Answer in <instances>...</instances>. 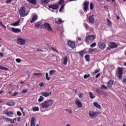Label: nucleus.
Returning a JSON list of instances; mask_svg holds the SVG:
<instances>
[{
	"mask_svg": "<svg viewBox=\"0 0 126 126\" xmlns=\"http://www.w3.org/2000/svg\"><path fill=\"white\" fill-rule=\"evenodd\" d=\"M53 104H54V101L52 99H49L42 102L40 105L42 109H47V108H49V107L52 106Z\"/></svg>",
	"mask_w": 126,
	"mask_h": 126,
	"instance_id": "obj_1",
	"label": "nucleus"
},
{
	"mask_svg": "<svg viewBox=\"0 0 126 126\" xmlns=\"http://www.w3.org/2000/svg\"><path fill=\"white\" fill-rule=\"evenodd\" d=\"M29 10H27L24 7H22L19 10V14L21 17H25L29 14Z\"/></svg>",
	"mask_w": 126,
	"mask_h": 126,
	"instance_id": "obj_2",
	"label": "nucleus"
},
{
	"mask_svg": "<svg viewBox=\"0 0 126 126\" xmlns=\"http://www.w3.org/2000/svg\"><path fill=\"white\" fill-rule=\"evenodd\" d=\"M41 27L42 29H46V30H47V31H49L50 32L53 31V28H52L51 25L48 23H45L41 26Z\"/></svg>",
	"mask_w": 126,
	"mask_h": 126,
	"instance_id": "obj_3",
	"label": "nucleus"
},
{
	"mask_svg": "<svg viewBox=\"0 0 126 126\" xmlns=\"http://www.w3.org/2000/svg\"><path fill=\"white\" fill-rule=\"evenodd\" d=\"M94 39H95V35L94 34L89 35L86 37V42L88 45H90L94 41Z\"/></svg>",
	"mask_w": 126,
	"mask_h": 126,
	"instance_id": "obj_4",
	"label": "nucleus"
},
{
	"mask_svg": "<svg viewBox=\"0 0 126 126\" xmlns=\"http://www.w3.org/2000/svg\"><path fill=\"white\" fill-rule=\"evenodd\" d=\"M98 115H99V112L94 111H90L89 112V116H90V117L92 119H96Z\"/></svg>",
	"mask_w": 126,
	"mask_h": 126,
	"instance_id": "obj_5",
	"label": "nucleus"
},
{
	"mask_svg": "<svg viewBox=\"0 0 126 126\" xmlns=\"http://www.w3.org/2000/svg\"><path fill=\"white\" fill-rule=\"evenodd\" d=\"M17 43L19 45H21V46H22L23 45H25V43H26V40L24 38L18 37L17 40Z\"/></svg>",
	"mask_w": 126,
	"mask_h": 126,
	"instance_id": "obj_6",
	"label": "nucleus"
},
{
	"mask_svg": "<svg viewBox=\"0 0 126 126\" xmlns=\"http://www.w3.org/2000/svg\"><path fill=\"white\" fill-rule=\"evenodd\" d=\"M118 70L117 76L119 78L122 79L123 78V71H124V69L123 68L119 67L118 68Z\"/></svg>",
	"mask_w": 126,
	"mask_h": 126,
	"instance_id": "obj_7",
	"label": "nucleus"
},
{
	"mask_svg": "<svg viewBox=\"0 0 126 126\" xmlns=\"http://www.w3.org/2000/svg\"><path fill=\"white\" fill-rule=\"evenodd\" d=\"M4 114H5V115H7V116L10 118H12L13 116V112L8 111L7 110H4Z\"/></svg>",
	"mask_w": 126,
	"mask_h": 126,
	"instance_id": "obj_8",
	"label": "nucleus"
},
{
	"mask_svg": "<svg viewBox=\"0 0 126 126\" xmlns=\"http://www.w3.org/2000/svg\"><path fill=\"white\" fill-rule=\"evenodd\" d=\"M75 103L78 108H82V103L78 98L75 99Z\"/></svg>",
	"mask_w": 126,
	"mask_h": 126,
	"instance_id": "obj_9",
	"label": "nucleus"
},
{
	"mask_svg": "<svg viewBox=\"0 0 126 126\" xmlns=\"http://www.w3.org/2000/svg\"><path fill=\"white\" fill-rule=\"evenodd\" d=\"M68 45L69 47H70L72 49H74V48H75V42L71 40H69L68 41Z\"/></svg>",
	"mask_w": 126,
	"mask_h": 126,
	"instance_id": "obj_10",
	"label": "nucleus"
},
{
	"mask_svg": "<svg viewBox=\"0 0 126 126\" xmlns=\"http://www.w3.org/2000/svg\"><path fill=\"white\" fill-rule=\"evenodd\" d=\"M49 8L51 9H53V10L58 9L59 8V4H53L48 6Z\"/></svg>",
	"mask_w": 126,
	"mask_h": 126,
	"instance_id": "obj_11",
	"label": "nucleus"
},
{
	"mask_svg": "<svg viewBox=\"0 0 126 126\" xmlns=\"http://www.w3.org/2000/svg\"><path fill=\"white\" fill-rule=\"evenodd\" d=\"M89 5V2L86 1L84 2V9L85 12H87L88 10V5Z\"/></svg>",
	"mask_w": 126,
	"mask_h": 126,
	"instance_id": "obj_12",
	"label": "nucleus"
},
{
	"mask_svg": "<svg viewBox=\"0 0 126 126\" xmlns=\"http://www.w3.org/2000/svg\"><path fill=\"white\" fill-rule=\"evenodd\" d=\"M109 44H110V48H111V49H115L116 48H118V44H116L115 42H110Z\"/></svg>",
	"mask_w": 126,
	"mask_h": 126,
	"instance_id": "obj_13",
	"label": "nucleus"
},
{
	"mask_svg": "<svg viewBox=\"0 0 126 126\" xmlns=\"http://www.w3.org/2000/svg\"><path fill=\"white\" fill-rule=\"evenodd\" d=\"M51 94H52V92H50L49 93L43 92L41 93V95L45 97H49Z\"/></svg>",
	"mask_w": 126,
	"mask_h": 126,
	"instance_id": "obj_14",
	"label": "nucleus"
},
{
	"mask_svg": "<svg viewBox=\"0 0 126 126\" xmlns=\"http://www.w3.org/2000/svg\"><path fill=\"white\" fill-rule=\"evenodd\" d=\"M98 46L101 50H104L106 48V44L103 42H99Z\"/></svg>",
	"mask_w": 126,
	"mask_h": 126,
	"instance_id": "obj_15",
	"label": "nucleus"
},
{
	"mask_svg": "<svg viewBox=\"0 0 126 126\" xmlns=\"http://www.w3.org/2000/svg\"><path fill=\"white\" fill-rule=\"evenodd\" d=\"M114 84V81L113 80H110L107 83V86L108 88H111Z\"/></svg>",
	"mask_w": 126,
	"mask_h": 126,
	"instance_id": "obj_16",
	"label": "nucleus"
},
{
	"mask_svg": "<svg viewBox=\"0 0 126 126\" xmlns=\"http://www.w3.org/2000/svg\"><path fill=\"white\" fill-rule=\"evenodd\" d=\"M89 21L91 23H94V22H95V19L94 18V15L90 16L89 17Z\"/></svg>",
	"mask_w": 126,
	"mask_h": 126,
	"instance_id": "obj_17",
	"label": "nucleus"
},
{
	"mask_svg": "<svg viewBox=\"0 0 126 126\" xmlns=\"http://www.w3.org/2000/svg\"><path fill=\"white\" fill-rule=\"evenodd\" d=\"M12 31L14 32V33H19V32H21V30L19 29H16L15 28H12Z\"/></svg>",
	"mask_w": 126,
	"mask_h": 126,
	"instance_id": "obj_18",
	"label": "nucleus"
},
{
	"mask_svg": "<svg viewBox=\"0 0 126 126\" xmlns=\"http://www.w3.org/2000/svg\"><path fill=\"white\" fill-rule=\"evenodd\" d=\"M38 19V16L34 15L32 18V21H31V23H33V22H35V21Z\"/></svg>",
	"mask_w": 126,
	"mask_h": 126,
	"instance_id": "obj_19",
	"label": "nucleus"
},
{
	"mask_svg": "<svg viewBox=\"0 0 126 126\" xmlns=\"http://www.w3.org/2000/svg\"><path fill=\"white\" fill-rule=\"evenodd\" d=\"M94 107L97 108V109H101L102 107L100 105V104H98L97 102H94Z\"/></svg>",
	"mask_w": 126,
	"mask_h": 126,
	"instance_id": "obj_20",
	"label": "nucleus"
},
{
	"mask_svg": "<svg viewBox=\"0 0 126 126\" xmlns=\"http://www.w3.org/2000/svg\"><path fill=\"white\" fill-rule=\"evenodd\" d=\"M19 22H20V20H19L18 21L14 23L10 24V25L14 27L18 26V25H19Z\"/></svg>",
	"mask_w": 126,
	"mask_h": 126,
	"instance_id": "obj_21",
	"label": "nucleus"
},
{
	"mask_svg": "<svg viewBox=\"0 0 126 126\" xmlns=\"http://www.w3.org/2000/svg\"><path fill=\"white\" fill-rule=\"evenodd\" d=\"M7 106H9V107H12V106H14L15 105V102H10L6 103Z\"/></svg>",
	"mask_w": 126,
	"mask_h": 126,
	"instance_id": "obj_22",
	"label": "nucleus"
},
{
	"mask_svg": "<svg viewBox=\"0 0 126 126\" xmlns=\"http://www.w3.org/2000/svg\"><path fill=\"white\" fill-rule=\"evenodd\" d=\"M35 118H32L31 121V126H35Z\"/></svg>",
	"mask_w": 126,
	"mask_h": 126,
	"instance_id": "obj_23",
	"label": "nucleus"
},
{
	"mask_svg": "<svg viewBox=\"0 0 126 126\" xmlns=\"http://www.w3.org/2000/svg\"><path fill=\"white\" fill-rule=\"evenodd\" d=\"M67 56H65L63 58V64L66 65L67 64Z\"/></svg>",
	"mask_w": 126,
	"mask_h": 126,
	"instance_id": "obj_24",
	"label": "nucleus"
},
{
	"mask_svg": "<svg viewBox=\"0 0 126 126\" xmlns=\"http://www.w3.org/2000/svg\"><path fill=\"white\" fill-rule=\"evenodd\" d=\"M45 99V97H43V96L40 95L39 96V98L38 99V101L39 103H41V102H43V101H44V100Z\"/></svg>",
	"mask_w": 126,
	"mask_h": 126,
	"instance_id": "obj_25",
	"label": "nucleus"
},
{
	"mask_svg": "<svg viewBox=\"0 0 126 126\" xmlns=\"http://www.w3.org/2000/svg\"><path fill=\"white\" fill-rule=\"evenodd\" d=\"M96 51H97V49L94 48H89V53H90V54H91V53H93L94 52H96Z\"/></svg>",
	"mask_w": 126,
	"mask_h": 126,
	"instance_id": "obj_26",
	"label": "nucleus"
},
{
	"mask_svg": "<svg viewBox=\"0 0 126 126\" xmlns=\"http://www.w3.org/2000/svg\"><path fill=\"white\" fill-rule=\"evenodd\" d=\"M41 2L44 3V4H48L50 2V0H41Z\"/></svg>",
	"mask_w": 126,
	"mask_h": 126,
	"instance_id": "obj_27",
	"label": "nucleus"
},
{
	"mask_svg": "<svg viewBox=\"0 0 126 126\" xmlns=\"http://www.w3.org/2000/svg\"><path fill=\"white\" fill-rule=\"evenodd\" d=\"M78 96L79 98H80V99H81L82 98H83V97L84 96V94L81 92H79L78 94Z\"/></svg>",
	"mask_w": 126,
	"mask_h": 126,
	"instance_id": "obj_28",
	"label": "nucleus"
},
{
	"mask_svg": "<svg viewBox=\"0 0 126 126\" xmlns=\"http://www.w3.org/2000/svg\"><path fill=\"white\" fill-rule=\"evenodd\" d=\"M28 2L33 4H36L37 3V0H28Z\"/></svg>",
	"mask_w": 126,
	"mask_h": 126,
	"instance_id": "obj_29",
	"label": "nucleus"
},
{
	"mask_svg": "<svg viewBox=\"0 0 126 126\" xmlns=\"http://www.w3.org/2000/svg\"><path fill=\"white\" fill-rule=\"evenodd\" d=\"M56 23H57V24H62V23H63V22L62 19H59L58 21H56Z\"/></svg>",
	"mask_w": 126,
	"mask_h": 126,
	"instance_id": "obj_30",
	"label": "nucleus"
},
{
	"mask_svg": "<svg viewBox=\"0 0 126 126\" xmlns=\"http://www.w3.org/2000/svg\"><path fill=\"white\" fill-rule=\"evenodd\" d=\"M90 97L91 99H94L95 98V95H94V94H93V93L90 92Z\"/></svg>",
	"mask_w": 126,
	"mask_h": 126,
	"instance_id": "obj_31",
	"label": "nucleus"
},
{
	"mask_svg": "<svg viewBox=\"0 0 126 126\" xmlns=\"http://www.w3.org/2000/svg\"><path fill=\"white\" fill-rule=\"evenodd\" d=\"M85 58L87 62H89V61H90V56L89 55H86L85 56Z\"/></svg>",
	"mask_w": 126,
	"mask_h": 126,
	"instance_id": "obj_32",
	"label": "nucleus"
},
{
	"mask_svg": "<svg viewBox=\"0 0 126 126\" xmlns=\"http://www.w3.org/2000/svg\"><path fill=\"white\" fill-rule=\"evenodd\" d=\"M3 119H4V120H6V121H8L9 122H12V119H11L8 117H6L5 116H4L3 117Z\"/></svg>",
	"mask_w": 126,
	"mask_h": 126,
	"instance_id": "obj_33",
	"label": "nucleus"
},
{
	"mask_svg": "<svg viewBox=\"0 0 126 126\" xmlns=\"http://www.w3.org/2000/svg\"><path fill=\"white\" fill-rule=\"evenodd\" d=\"M40 109L38 107H33L32 108V111H33V112H37Z\"/></svg>",
	"mask_w": 126,
	"mask_h": 126,
	"instance_id": "obj_34",
	"label": "nucleus"
},
{
	"mask_svg": "<svg viewBox=\"0 0 126 126\" xmlns=\"http://www.w3.org/2000/svg\"><path fill=\"white\" fill-rule=\"evenodd\" d=\"M0 69H3V70H8V68L0 65Z\"/></svg>",
	"mask_w": 126,
	"mask_h": 126,
	"instance_id": "obj_35",
	"label": "nucleus"
},
{
	"mask_svg": "<svg viewBox=\"0 0 126 126\" xmlns=\"http://www.w3.org/2000/svg\"><path fill=\"white\" fill-rule=\"evenodd\" d=\"M33 75H34L35 76H37V75L42 76V75H43V74L42 73H34Z\"/></svg>",
	"mask_w": 126,
	"mask_h": 126,
	"instance_id": "obj_36",
	"label": "nucleus"
},
{
	"mask_svg": "<svg viewBox=\"0 0 126 126\" xmlns=\"http://www.w3.org/2000/svg\"><path fill=\"white\" fill-rule=\"evenodd\" d=\"M40 25H41V22H38L35 24V28H38L39 26H40Z\"/></svg>",
	"mask_w": 126,
	"mask_h": 126,
	"instance_id": "obj_37",
	"label": "nucleus"
},
{
	"mask_svg": "<svg viewBox=\"0 0 126 126\" xmlns=\"http://www.w3.org/2000/svg\"><path fill=\"white\" fill-rule=\"evenodd\" d=\"M91 75L90 74H85L84 75V78L85 79H86L87 78H89V77H90Z\"/></svg>",
	"mask_w": 126,
	"mask_h": 126,
	"instance_id": "obj_38",
	"label": "nucleus"
},
{
	"mask_svg": "<svg viewBox=\"0 0 126 126\" xmlns=\"http://www.w3.org/2000/svg\"><path fill=\"white\" fill-rule=\"evenodd\" d=\"M49 75V74L48 73V72H46V79L47 80H50L51 79V78H50V77L48 76Z\"/></svg>",
	"mask_w": 126,
	"mask_h": 126,
	"instance_id": "obj_39",
	"label": "nucleus"
},
{
	"mask_svg": "<svg viewBox=\"0 0 126 126\" xmlns=\"http://www.w3.org/2000/svg\"><path fill=\"white\" fill-rule=\"evenodd\" d=\"M55 72H56V70H51L50 71L49 74H50L51 75H53V74L55 73Z\"/></svg>",
	"mask_w": 126,
	"mask_h": 126,
	"instance_id": "obj_40",
	"label": "nucleus"
},
{
	"mask_svg": "<svg viewBox=\"0 0 126 126\" xmlns=\"http://www.w3.org/2000/svg\"><path fill=\"white\" fill-rule=\"evenodd\" d=\"M107 22L108 26H112V22L109 19H107Z\"/></svg>",
	"mask_w": 126,
	"mask_h": 126,
	"instance_id": "obj_41",
	"label": "nucleus"
},
{
	"mask_svg": "<svg viewBox=\"0 0 126 126\" xmlns=\"http://www.w3.org/2000/svg\"><path fill=\"white\" fill-rule=\"evenodd\" d=\"M64 3V0H60V1L59 2V4L60 5H62V4H63Z\"/></svg>",
	"mask_w": 126,
	"mask_h": 126,
	"instance_id": "obj_42",
	"label": "nucleus"
},
{
	"mask_svg": "<svg viewBox=\"0 0 126 126\" xmlns=\"http://www.w3.org/2000/svg\"><path fill=\"white\" fill-rule=\"evenodd\" d=\"M63 9H64V5H63L61 7V8H60V10H59L60 12L63 11Z\"/></svg>",
	"mask_w": 126,
	"mask_h": 126,
	"instance_id": "obj_43",
	"label": "nucleus"
},
{
	"mask_svg": "<svg viewBox=\"0 0 126 126\" xmlns=\"http://www.w3.org/2000/svg\"><path fill=\"white\" fill-rule=\"evenodd\" d=\"M101 89H104L105 90H108V88H107V87L105 86V85H102L101 86Z\"/></svg>",
	"mask_w": 126,
	"mask_h": 126,
	"instance_id": "obj_44",
	"label": "nucleus"
},
{
	"mask_svg": "<svg viewBox=\"0 0 126 126\" xmlns=\"http://www.w3.org/2000/svg\"><path fill=\"white\" fill-rule=\"evenodd\" d=\"M84 26L85 27V28H86L87 30L89 28V26H88V24H87V23H84Z\"/></svg>",
	"mask_w": 126,
	"mask_h": 126,
	"instance_id": "obj_45",
	"label": "nucleus"
},
{
	"mask_svg": "<svg viewBox=\"0 0 126 126\" xmlns=\"http://www.w3.org/2000/svg\"><path fill=\"white\" fill-rule=\"evenodd\" d=\"M90 47L91 48H94V47H96V43L94 42L90 45Z\"/></svg>",
	"mask_w": 126,
	"mask_h": 126,
	"instance_id": "obj_46",
	"label": "nucleus"
},
{
	"mask_svg": "<svg viewBox=\"0 0 126 126\" xmlns=\"http://www.w3.org/2000/svg\"><path fill=\"white\" fill-rule=\"evenodd\" d=\"M39 85L40 87H44V86H45V84L44 83V82H41L40 83H39Z\"/></svg>",
	"mask_w": 126,
	"mask_h": 126,
	"instance_id": "obj_47",
	"label": "nucleus"
},
{
	"mask_svg": "<svg viewBox=\"0 0 126 126\" xmlns=\"http://www.w3.org/2000/svg\"><path fill=\"white\" fill-rule=\"evenodd\" d=\"M27 92H28V89H26V90H23L21 92V93L26 94V93H27Z\"/></svg>",
	"mask_w": 126,
	"mask_h": 126,
	"instance_id": "obj_48",
	"label": "nucleus"
},
{
	"mask_svg": "<svg viewBox=\"0 0 126 126\" xmlns=\"http://www.w3.org/2000/svg\"><path fill=\"white\" fill-rule=\"evenodd\" d=\"M16 62L18 63H21V60L19 58H17L16 59Z\"/></svg>",
	"mask_w": 126,
	"mask_h": 126,
	"instance_id": "obj_49",
	"label": "nucleus"
},
{
	"mask_svg": "<svg viewBox=\"0 0 126 126\" xmlns=\"http://www.w3.org/2000/svg\"><path fill=\"white\" fill-rule=\"evenodd\" d=\"M17 116H22V113L20 111H17Z\"/></svg>",
	"mask_w": 126,
	"mask_h": 126,
	"instance_id": "obj_50",
	"label": "nucleus"
},
{
	"mask_svg": "<svg viewBox=\"0 0 126 126\" xmlns=\"http://www.w3.org/2000/svg\"><path fill=\"white\" fill-rule=\"evenodd\" d=\"M90 9H91V10L93 9V7H94L93 3H90Z\"/></svg>",
	"mask_w": 126,
	"mask_h": 126,
	"instance_id": "obj_51",
	"label": "nucleus"
},
{
	"mask_svg": "<svg viewBox=\"0 0 126 126\" xmlns=\"http://www.w3.org/2000/svg\"><path fill=\"white\" fill-rule=\"evenodd\" d=\"M79 54L80 55V56H82V57H83V56L84 55V52L81 51L79 52Z\"/></svg>",
	"mask_w": 126,
	"mask_h": 126,
	"instance_id": "obj_52",
	"label": "nucleus"
},
{
	"mask_svg": "<svg viewBox=\"0 0 126 126\" xmlns=\"http://www.w3.org/2000/svg\"><path fill=\"white\" fill-rule=\"evenodd\" d=\"M17 94H18V92H15L14 93V94H12V96H16V95H17Z\"/></svg>",
	"mask_w": 126,
	"mask_h": 126,
	"instance_id": "obj_53",
	"label": "nucleus"
},
{
	"mask_svg": "<svg viewBox=\"0 0 126 126\" xmlns=\"http://www.w3.org/2000/svg\"><path fill=\"white\" fill-rule=\"evenodd\" d=\"M99 76H100V73H98L95 76V77H96V78H98V77H99Z\"/></svg>",
	"mask_w": 126,
	"mask_h": 126,
	"instance_id": "obj_54",
	"label": "nucleus"
},
{
	"mask_svg": "<svg viewBox=\"0 0 126 126\" xmlns=\"http://www.w3.org/2000/svg\"><path fill=\"white\" fill-rule=\"evenodd\" d=\"M68 112L69 114H72V110L71 109H69Z\"/></svg>",
	"mask_w": 126,
	"mask_h": 126,
	"instance_id": "obj_55",
	"label": "nucleus"
},
{
	"mask_svg": "<svg viewBox=\"0 0 126 126\" xmlns=\"http://www.w3.org/2000/svg\"><path fill=\"white\" fill-rule=\"evenodd\" d=\"M20 120H21V117H18L17 122H20Z\"/></svg>",
	"mask_w": 126,
	"mask_h": 126,
	"instance_id": "obj_56",
	"label": "nucleus"
},
{
	"mask_svg": "<svg viewBox=\"0 0 126 126\" xmlns=\"http://www.w3.org/2000/svg\"><path fill=\"white\" fill-rule=\"evenodd\" d=\"M98 72H99V70L98 69H96L94 73H98Z\"/></svg>",
	"mask_w": 126,
	"mask_h": 126,
	"instance_id": "obj_57",
	"label": "nucleus"
},
{
	"mask_svg": "<svg viewBox=\"0 0 126 126\" xmlns=\"http://www.w3.org/2000/svg\"><path fill=\"white\" fill-rule=\"evenodd\" d=\"M0 57H3V53L0 52Z\"/></svg>",
	"mask_w": 126,
	"mask_h": 126,
	"instance_id": "obj_58",
	"label": "nucleus"
},
{
	"mask_svg": "<svg viewBox=\"0 0 126 126\" xmlns=\"http://www.w3.org/2000/svg\"><path fill=\"white\" fill-rule=\"evenodd\" d=\"M11 1V0H7L6 1L7 3H9V2H10Z\"/></svg>",
	"mask_w": 126,
	"mask_h": 126,
	"instance_id": "obj_59",
	"label": "nucleus"
},
{
	"mask_svg": "<svg viewBox=\"0 0 126 126\" xmlns=\"http://www.w3.org/2000/svg\"><path fill=\"white\" fill-rule=\"evenodd\" d=\"M2 93H3V90H1L0 91V94H1Z\"/></svg>",
	"mask_w": 126,
	"mask_h": 126,
	"instance_id": "obj_60",
	"label": "nucleus"
},
{
	"mask_svg": "<svg viewBox=\"0 0 126 126\" xmlns=\"http://www.w3.org/2000/svg\"><path fill=\"white\" fill-rule=\"evenodd\" d=\"M0 26H3V24H2V22H0Z\"/></svg>",
	"mask_w": 126,
	"mask_h": 126,
	"instance_id": "obj_61",
	"label": "nucleus"
},
{
	"mask_svg": "<svg viewBox=\"0 0 126 126\" xmlns=\"http://www.w3.org/2000/svg\"><path fill=\"white\" fill-rule=\"evenodd\" d=\"M20 110H21V111H22V112H24V111H23V107H20Z\"/></svg>",
	"mask_w": 126,
	"mask_h": 126,
	"instance_id": "obj_62",
	"label": "nucleus"
},
{
	"mask_svg": "<svg viewBox=\"0 0 126 126\" xmlns=\"http://www.w3.org/2000/svg\"><path fill=\"white\" fill-rule=\"evenodd\" d=\"M78 40L79 41H81V38H80V37H78Z\"/></svg>",
	"mask_w": 126,
	"mask_h": 126,
	"instance_id": "obj_63",
	"label": "nucleus"
},
{
	"mask_svg": "<svg viewBox=\"0 0 126 126\" xmlns=\"http://www.w3.org/2000/svg\"><path fill=\"white\" fill-rule=\"evenodd\" d=\"M66 126H70V125L69 124H67Z\"/></svg>",
	"mask_w": 126,
	"mask_h": 126,
	"instance_id": "obj_64",
	"label": "nucleus"
}]
</instances>
